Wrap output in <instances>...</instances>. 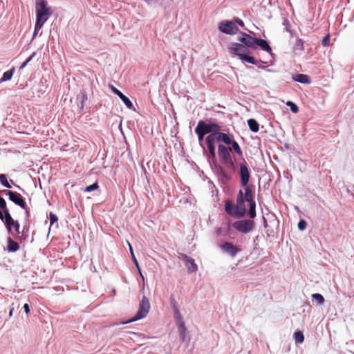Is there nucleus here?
Wrapping results in <instances>:
<instances>
[{
	"instance_id": "f257e3e1",
	"label": "nucleus",
	"mask_w": 354,
	"mask_h": 354,
	"mask_svg": "<svg viewBox=\"0 0 354 354\" xmlns=\"http://www.w3.org/2000/svg\"><path fill=\"white\" fill-rule=\"evenodd\" d=\"M50 15V9L47 6V2L45 0H37L35 34L43 27Z\"/></svg>"
},
{
	"instance_id": "f03ea898",
	"label": "nucleus",
	"mask_w": 354,
	"mask_h": 354,
	"mask_svg": "<svg viewBox=\"0 0 354 354\" xmlns=\"http://www.w3.org/2000/svg\"><path fill=\"white\" fill-rule=\"evenodd\" d=\"M245 202L243 192L240 189L236 198V204H232L230 201H227L225 204V209L232 216L242 217L246 213Z\"/></svg>"
},
{
	"instance_id": "7ed1b4c3",
	"label": "nucleus",
	"mask_w": 354,
	"mask_h": 354,
	"mask_svg": "<svg viewBox=\"0 0 354 354\" xmlns=\"http://www.w3.org/2000/svg\"><path fill=\"white\" fill-rule=\"evenodd\" d=\"M241 36L239 37L238 40L247 48L255 49L257 46H259L262 50L266 52L270 53L272 51L271 47L266 40L263 39L254 38L245 32H241Z\"/></svg>"
},
{
	"instance_id": "20e7f679",
	"label": "nucleus",
	"mask_w": 354,
	"mask_h": 354,
	"mask_svg": "<svg viewBox=\"0 0 354 354\" xmlns=\"http://www.w3.org/2000/svg\"><path fill=\"white\" fill-rule=\"evenodd\" d=\"M3 219L5 225L9 234L15 236L20 243L26 240L28 235L24 233V230H23L21 235H19L20 225L17 221L14 220L10 214L7 215L6 217L3 218Z\"/></svg>"
},
{
	"instance_id": "39448f33",
	"label": "nucleus",
	"mask_w": 354,
	"mask_h": 354,
	"mask_svg": "<svg viewBox=\"0 0 354 354\" xmlns=\"http://www.w3.org/2000/svg\"><path fill=\"white\" fill-rule=\"evenodd\" d=\"M244 187L243 200L249 203V216L251 218L256 216V203L254 201V190L252 185H247Z\"/></svg>"
},
{
	"instance_id": "423d86ee",
	"label": "nucleus",
	"mask_w": 354,
	"mask_h": 354,
	"mask_svg": "<svg viewBox=\"0 0 354 354\" xmlns=\"http://www.w3.org/2000/svg\"><path fill=\"white\" fill-rule=\"evenodd\" d=\"M232 148H227L223 145H218V154L221 162L224 164L227 167L234 169L235 165L230 155Z\"/></svg>"
},
{
	"instance_id": "0eeeda50",
	"label": "nucleus",
	"mask_w": 354,
	"mask_h": 354,
	"mask_svg": "<svg viewBox=\"0 0 354 354\" xmlns=\"http://www.w3.org/2000/svg\"><path fill=\"white\" fill-rule=\"evenodd\" d=\"M150 309V303L146 296H143L139 304V308L135 316L129 321L135 322L145 317L149 313Z\"/></svg>"
},
{
	"instance_id": "6e6552de",
	"label": "nucleus",
	"mask_w": 354,
	"mask_h": 354,
	"mask_svg": "<svg viewBox=\"0 0 354 354\" xmlns=\"http://www.w3.org/2000/svg\"><path fill=\"white\" fill-rule=\"evenodd\" d=\"M221 141L224 143H230V136L225 133L220 132V131H214L213 133L209 134L205 138V142L207 144L214 145V142Z\"/></svg>"
},
{
	"instance_id": "1a4fd4ad",
	"label": "nucleus",
	"mask_w": 354,
	"mask_h": 354,
	"mask_svg": "<svg viewBox=\"0 0 354 354\" xmlns=\"http://www.w3.org/2000/svg\"><path fill=\"white\" fill-rule=\"evenodd\" d=\"M232 226L237 231L247 234L253 229L254 222L252 220H241L234 222Z\"/></svg>"
},
{
	"instance_id": "9d476101",
	"label": "nucleus",
	"mask_w": 354,
	"mask_h": 354,
	"mask_svg": "<svg viewBox=\"0 0 354 354\" xmlns=\"http://www.w3.org/2000/svg\"><path fill=\"white\" fill-rule=\"evenodd\" d=\"M218 29L227 35H235L239 32V28L232 21H223L218 25Z\"/></svg>"
},
{
	"instance_id": "9b49d317",
	"label": "nucleus",
	"mask_w": 354,
	"mask_h": 354,
	"mask_svg": "<svg viewBox=\"0 0 354 354\" xmlns=\"http://www.w3.org/2000/svg\"><path fill=\"white\" fill-rule=\"evenodd\" d=\"M197 128L203 132L205 135L207 133H212L214 131H218L221 129V127L214 122L206 123L203 120H200L196 126Z\"/></svg>"
},
{
	"instance_id": "f8f14e48",
	"label": "nucleus",
	"mask_w": 354,
	"mask_h": 354,
	"mask_svg": "<svg viewBox=\"0 0 354 354\" xmlns=\"http://www.w3.org/2000/svg\"><path fill=\"white\" fill-rule=\"evenodd\" d=\"M229 53L236 55L241 59L245 54L248 53V48L242 43H232L228 48Z\"/></svg>"
},
{
	"instance_id": "ddd939ff",
	"label": "nucleus",
	"mask_w": 354,
	"mask_h": 354,
	"mask_svg": "<svg viewBox=\"0 0 354 354\" xmlns=\"http://www.w3.org/2000/svg\"><path fill=\"white\" fill-rule=\"evenodd\" d=\"M2 192L8 195L9 196V199L16 205H19L24 209H27V205L20 194L6 189L3 190Z\"/></svg>"
},
{
	"instance_id": "4468645a",
	"label": "nucleus",
	"mask_w": 354,
	"mask_h": 354,
	"mask_svg": "<svg viewBox=\"0 0 354 354\" xmlns=\"http://www.w3.org/2000/svg\"><path fill=\"white\" fill-rule=\"evenodd\" d=\"M250 178V171L246 163L244 162L240 165V178L242 187L248 185Z\"/></svg>"
},
{
	"instance_id": "2eb2a0df",
	"label": "nucleus",
	"mask_w": 354,
	"mask_h": 354,
	"mask_svg": "<svg viewBox=\"0 0 354 354\" xmlns=\"http://www.w3.org/2000/svg\"><path fill=\"white\" fill-rule=\"evenodd\" d=\"M222 250L232 257H234L238 252H241V249L230 242H225L221 245Z\"/></svg>"
},
{
	"instance_id": "dca6fc26",
	"label": "nucleus",
	"mask_w": 354,
	"mask_h": 354,
	"mask_svg": "<svg viewBox=\"0 0 354 354\" xmlns=\"http://www.w3.org/2000/svg\"><path fill=\"white\" fill-rule=\"evenodd\" d=\"M111 88L113 92L122 100V101L124 103L127 108L130 109L133 108V105L131 100L127 97H126L121 91L115 88L113 86H111Z\"/></svg>"
},
{
	"instance_id": "f3484780",
	"label": "nucleus",
	"mask_w": 354,
	"mask_h": 354,
	"mask_svg": "<svg viewBox=\"0 0 354 354\" xmlns=\"http://www.w3.org/2000/svg\"><path fill=\"white\" fill-rule=\"evenodd\" d=\"M10 214L5 199L0 196V219L3 221V218Z\"/></svg>"
},
{
	"instance_id": "a211bd4d",
	"label": "nucleus",
	"mask_w": 354,
	"mask_h": 354,
	"mask_svg": "<svg viewBox=\"0 0 354 354\" xmlns=\"http://www.w3.org/2000/svg\"><path fill=\"white\" fill-rule=\"evenodd\" d=\"M184 260L186 263V266L189 272H194L197 270L198 266L193 259L187 256H185Z\"/></svg>"
},
{
	"instance_id": "6ab92c4d",
	"label": "nucleus",
	"mask_w": 354,
	"mask_h": 354,
	"mask_svg": "<svg viewBox=\"0 0 354 354\" xmlns=\"http://www.w3.org/2000/svg\"><path fill=\"white\" fill-rule=\"evenodd\" d=\"M292 79L295 82H298L303 84H310V80L308 75L304 74H297L292 77Z\"/></svg>"
},
{
	"instance_id": "aec40b11",
	"label": "nucleus",
	"mask_w": 354,
	"mask_h": 354,
	"mask_svg": "<svg viewBox=\"0 0 354 354\" xmlns=\"http://www.w3.org/2000/svg\"><path fill=\"white\" fill-rule=\"evenodd\" d=\"M19 245L18 243L13 241L12 238L9 237L8 239V245H7V249L9 252H16L19 250Z\"/></svg>"
},
{
	"instance_id": "412c9836",
	"label": "nucleus",
	"mask_w": 354,
	"mask_h": 354,
	"mask_svg": "<svg viewBox=\"0 0 354 354\" xmlns=\"http://www.w3.org/2000/svg\"><path fill=\"white\" fill-rule=\"evenodd\" d=\"M226 145H232V150L234 149V151L240 156H243V151L239 146V145L238 144L237 142H236L235 140H232L231 138H230V143H225Z\"/></svg>"
},
{
	"instance_id": "4be33fe9",
	"label": "nucleus",
	"mask_w": 354,
	"mask_h": 354,
	"mask_svg": "<svg viewBox=\"0 0 354 354\" xmlns=\"http://www.w3.org/2000/svg\"><path fill=\"white\" fill-rule=\"evenodd\" d=\"M248 124L250 129L253 132H257L259 129V123L254 119H249L248 120Z\"/></svg>"
},
{
	"instance_id": "5701e85b",
	"label": "nucleus",
	"mask_w": 354,
	"mask_h": 354,
	"mask_svg": "<svg viewBox=\"0 0 354 354\" xmlns=\"http://www.w3.org/2000/svg\"><path fill=\"white\" fill-rule=\"evenodd\" d=\"M178 328V332L180 333L182 341H184L186 336L187 328L184 322H180L177 324Z\"/></svg>"
},
{
	"instance_id": "b1692460",
	"label": "nucleus",
	"mask_w": 354,
	"mask_h": 354,
	"mask_svg": "<svg viewBox=\"0 0 354 354\" xmlns=\"http://www.w3.org/2000/svg\"><path fill=\"white\" fill-rule=\"evenodd\" d=\"M14 71H15V68H12V69L6 71L3 73L0 82H6V81H8V80H11V78L13 75Z\"/></svg>"
},
{
	"instance_id": "393cba45",
	"label": "nucleus",
	"mask_w": 354,
	"mask_h": 354,
	"mask_svg": "<svg viewBox=\"0 0 354 354\" xmlns=\"http://www.w3.org/2000/svg\"><path fill=\"white\" fill-rule=\"evenodd\" d=\"M128 244H129V250H130V252H131L132 260H133V263H135L136 268H138V270L140 276L142 277V279H144V277H143V275H142V274L141 272V270H140V268L139 266V263H138V261H137V259H136V257L134 255L132 246H131V245L129 243H128Z\"/></svg>"
},
{
	"instance_id": "a878e982",
	"label": "nucleus",
	"mask_w": 354,
	"mask_h": 354,
	"mask_svg": "<svg viewBox=\"0 0 354 354\" xmlns=\"http://www.w3.org/2000/svg\"><path fill=\"white\" fill-rule=\"evenodd\" d=\"M243 62H248L252 64H257V62L254 57L250 56L248 53L245 54L241 59Z\"/></svg>"
},
{
	"instance_id": "bb28decb",
	"label": "nucleus",
	"mask_w": 354,
	"mask_h": 354,
	"mask_svg": "<svg viewBox=\"0 0 354 354\" xmlns=\"http://www.w3.org/2000/svg\"><path fill=\"white\" fill-rule=\"evenodd\" d=\"M295 340L297 343H302L304 341V336L301 331H297L294 333Z\"/></svg>"
},
{
	"instance_id": "cd10ccee",
	"label": "nucleus",
	"mask_w": 354,
	"mask_h": 354,
	"mask_svg": "<svg viewBox=\"0 0 354 354\" xmlns=\"http://www.w3.org/2000/svg\"><path fill=\"white\" fill-rule=\"evenodd\" d=\"M0 182L4 187L7 188H11V185L8 181L7 177L5 174H0Z\"/></svg>"
},
{
	"instance_id": "c85d7f7f",
	"label": "nucleus",
	"mask_w": 354,
	"mask_h": 354,
	"mask_svg": "<svg viewBox=\"0 0 354 354\" xmlns=\"http://www.w3.org/2000/svg\"><path fill=\"white\" fill-rule=\"evenodd\" d=\"M312 297L313 299L316 300L318 304H322L324 302V297L318 293L313 294L312 295Z\"/></svg>"
},
{
	"instance_id": "c756f323",
	"label": "nucleus",
	"mask_w": 354,
	"mask_h": 354,
	"mask_svg": "<svg viewBox=\"0 0 354 354\" xmlns=\"http://www.w3.org/2000/svg\"><path fill=\"white\" fill-rule=\"evenodd\" d=\"M287 106H288L290 108V110L292 111V112H293L294 113H297L298 111H299V108L298 106L292 102L291 101H288L287 103H286Z\"/></svg>"
},
{
	"instance_id": "7c9ffc66",
	"label": "nucleus",
	"mask_w": 354,
	"mask_h": 354,
	"mask_svg": "<svg viewBox=\"0 0 354 354\" xmlns=\"http://www.w3.org/2000/svg\"><path fill=\"white\" fill-rule=\"evenodd\" d=\"M98 187H99L98 183H97V182H95V183H93V185H89V186H87V187L85 188L84 191H85L86 192H91V191H93V190H95V189H98Z\"/></svg>"
},
{
	"instance_id": "2f4dec72",
	"label": "nucleus",
	"mask_w": 354,
	"mask_h": 354,
	"mask_svg": "<svg viewBox=\"0 0 354 354\" xmlns=\"http://www.w3.org/2000/svg\"><path fill=\"white\" fill-rule=\"evenodd\" d=\"M207 148H208V150H209V154L210 156L214 158H215V156H216V153H215V147L214 145H212V144H207Z\"/></svg>"
},
{
	"instance_id": "473e14b6",
	"label": "nucleus",
	"mask_w": 354,
	"mask_h": 354,
	"mask_svg": "<svg viewBox=\"0 0 354 354\" xmlns=\"http://www.w3.org/2000/svg\"><path fill=\"white\" fill-rule=\"evenodd\" d=\"M175 315H176L177 324L180 322H184L183 319V317L180 315V313L178 308H176V310L175 311Z\"/></svg>"
},
{
	"instance_id": "72a5a7b5",
	"label": "nucleus",
	"mask_w": 354,
	"mask_h": 354,
	"mask_svg": "<svg viewBox=\"0 0 354 354\" xmlns=\"http://www.w3.org/2000/svg\"><path fill=\"white\" fill-rule=\"evenodd\" d=\"M195 133L197 134L199 141H201L205 135L199 129V128L197 127L195 129Z\"/></svg>"
},
{
	"instance_id": "f704fd0d",
	"label": "nucleus",
	"mask_w": 354,
	"mask_h": 354,
	"mask_svg": "<svg viewBox=\"0 0 354 354\" xmlns=\"http://www.w3.org/2000/svg\"><path fill=\"white\" fill-rule=\"evenodd\" d=\"M306 225H307V223H306V221L301 220L298 223V228L300 230L303 231L306 228Z\"/></svg>"
},
{
	"instance_id": "c9c22d12",
	"label": "nucleus",
	"mask_w": 354,
	"mask_h": 354,
	"mask_svg": "<svg viewBox=\"0 0 354 354\" xmlns=\"http://www.w3.org/2000/svg\"><path fill=\"white\" fill-rule=\"evenodd\" d=\"M329 43H330V35H327L326 36H325L323 38V39L322 41V44L324 46H329Z\"/></svg>"
},
{
	"instance_id": "e433bc0d",
	"label": "nucleus",
	"mask_w": 354,
	"mask_h": 354,
	"mask_svg": "<svg viewBox=\"0 0 354 354\" xmlns=\"http://www.w3.org/2000/svg\"><path fill=\"white\" fill-rule=\"evenodd\" d=\"M35 53H32V55H30V57H28V59H26V61L22 64V65L21 66V68H24V67L28 64V63L29 62H30V61H31V59H32V57L35 56Z\"/></svg>"
},
{
	"instance_id": "4c0bfd02",
	"label": "nucleus",
	"mask_w": 354,
	"mask_h": 354,
	"mask_svg": "<svg viewBox=\"0 0 354 354\" xmlns=\"http://www.w3.org/2000/svg\"><path fill=\"white\" fill-rule=\"evenodd\" d=\"M234 22L236 24V26L239 25V26H240L241 27H244V26H245L244 22L243 21V20H241L239 18H235Z\"/></svg>"
},
{
	"instance_id": "58836bf2",
	"label": "nucleus",
	"mask_w": 354,
	"mask_h": 354,
	"mask_svg": "<svg viewBox=\"0 0 354 354\" xmlns=\"http://www.w3.org/2000/svg\"><path fill=\"white\" fill-rule=\"evenodd\" d=\"M57 220H58V218L56 215H55L52 213L50 214V221L51 223H53L57 221Z\"/></svg>"
},
{
	"instance_id": "ea45409f",
	"label": "nucleus",
	"mask_w": 354,
	"mask_h": 354,
	"mask_svg": "<svg viewBox=\"0 0 354 354\" xmlns=\"http://www.w3.org/2000/svg\"><path fill=\"white\" fill-rule=\"evenodd\" d=\"M171 303L173 308H174V310L176 311V308H178L176 306V302L173 297H171Z\"/></svg>"
},
{
	"instance_id": "a19ab883",
	"label": "nucleus",
	"mask_w": 354,
	"mask_h": 354,
	"mask_svg": "<svg viewBox=\"0 0 354 354\" xmlns=\"http://www.w3.org/2000/svg\"><path fill=\"white\" fill-rule=\"evenodd\" d=\"M24 310H25L26 313L28 315L30 313L29 305L28 304H25L24 305Z\"/></svg>"
},
{
	"instance_id": "79ce46f5",
	"label": "nucleus",
	"mask_w": 354,
	"mask_h": 354,
	"mask_svg": "<svg viewBox=\"0 0 354 354\" xmlns=\"http://www.w3.org/2000/svg\"><path fill=\"white\" fill-rule=\"evenodd\" d=\"M221 173L223 174V176L226 178V179H230V178L225 174V172L221 169Z\"/></svg>"
},
{
	"instance_id": "37998d69",
	"label": "nucleus",
	"mask_w": 354,
	"mask_h": 354,
	"mask_svg": "<svg viewBox=\"0 0 354 354\" xmlns=\"http://www.w3.org/2000/svg\"><path fill=\"white\" fill-rule=\"evenodd\" d=\"M12 312H13V308H12V309L10 310V313H9V315H10V316H12Z\"/></svg>"
}]
</instances>
